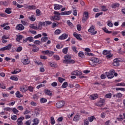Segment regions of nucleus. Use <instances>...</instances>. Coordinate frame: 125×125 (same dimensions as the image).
<instances>
[{
    "label": "nucleus",
    "instance_id": "nucleus-1",
    "mask_svg": "<svg viewBox=\"0 0 125 125\" xmlns=\"http://www.w3.org/2000/svg\"><path fill=\"white\" fill-rule=\"evenodd\" d=\"M21 62L24 65H28L30 64V60L28 57H26L21 59Z\"/></svg>",
    "mask_w": 125,
    "mask_h": 125
},
{
    "label": "nucleus",
    "instance_id": "nucleus-2",
    "mask_svg": "<svg viewBox=\"0 0 125 125\" xmlns=\"http://www.w3.org/2000/svg\"><path fill=\"white\" fill-rule=\"evenodd\" d=\"M64 105H65V102H64V101H62L57 103L56 104V106L57 108H62Z\"/></svg>",
    "mask_w": 125,
    "mask_h": 125
},
{
    "label": "nucleus",
    "instance_id": "nucleus-3",
    "mask_svg": "<svg viewBox=\"0 0 125 125\" xmlns=\"http://www.w3.org/2000/svg\"><path fill=\"white\" fill-rule=\"evenodd\" d=\"M12 45L9 44L7 46L0 49V51H4L5 50H9L11 48Z\"/></svg>",
    "mask_w": 125,
    "mask_h": 125
},
{
    "label": "nucleus",
    "instance_id": "nucleus-4",
    "mask_svg": "<svg viewBox=\"0 0 125 125\" xmlns=\"http://www.w3.org/2000/svg\"><path fill=\"white\" fill-rule=\"evenodd\" d=\"M87 18H88V12H84L82 19L83 22H85L87 20Z\"/></svg>",
    "mask_w": 125,
    "mask_h": 125
},
{
    "label": "nucleus",
    "instance_id": "nucleus-5",
    "mask_svg": "<svg viewBox=\"0 0 125 125\" xmlns=\"http://www.w3.org/2000/svg\"><path fill=\"white\" fill-rule=\"evenodd\" d=\"M88 32L89 33H91L92 35H96V34H97V31H95L94 29V26L92 25L90 28L88 29Z\"/></svg>",
    "mask_w": 125,
    "mask_h": 125
},
{
    "label": "nucleus",
    "instance_id": "nucleus-6",
    "mask_svg": "<svg viewBox=\"0 0 125 125\" xmlns=\"http://www.w3.org/2000/svg\"><path fill=\"white\" fill-rule=\"evenodd\" d=\"M16 29V30H19V31H23L25 29V27L22 24H20L17 25Z\"/></svg>",
    "mask_w": 125,
    "mask_h": 125
},
{
    "label": "nucleus",
    "instance_id": "nucleus-7",
    "mask_svg": "<svg viewBox=\"0 0 125 125\" xmlns=\"http://www.w3.org/2000/svg\"><path fill=\"white\" fill-rule=\"evenodd\" d=\"M68 38V34L66 33L62 34L59 37V40H66Z\"/></svg>",
    "mask_w": 125,
    "mask_h": 125
},
{
    "label": "nucleus",
    "instance_id": "nucleus-8",
    "mask_svg": "<svg viewBox=\"0 0 125 125\" xmlns=\"http://www.w3.org/2000/svg\"><path fill=\"white\" fill-rule=\"evenodd\" d=\"M120 61L118 59H115L113 61V66H115V67H118L120 65Z\"/></svg>",
    "mask_w": 125,
    "mask_h": 125
},
{
    "label": "nucleus",
    "instance_id": "nucleus-9",
    "mask_svg": "<svg viewBox=\"0 0 125 125\" xmlns=\"http://www.w3.org/2000/svg\"><path fill=\"white\" fill-rule=\"evenodd\" d=\"M44 92L46 95H48V96H52V93L48 89H45L44 90Z\"/></svg>",
    "mask_w": 125,
    "mask_h": 125
},
{
    "label": "nucleus",
    "instance_id": "nucleus-10",
    "mask_svg": "<svg viewBox=\"0 0 125 125\" xmlns=\"http://www.w3.org/2000/svg\"><path fill=\"white\" fill-rule=\"evenodd\" d=\"M62 7H63V6L62 5L55 4L54 9H55V10H59L60 9H61Z\"/></svg>",
    "mask_w": 125,
    "mask_h": 125
},
{
    "label": "nucleus",
    "instance_id": "nucleus-11",
    "mask_svg": "<svg viewBox=\"0 0 125 125\" xmlns=\"http://www.w3.org/2000/svg\"><path fill=\"white\" fill-rule=\"evenodd\" d=\"M82 74V71L79 70H75L72 72V75L74 76H81Z\"/></svg>",
    "mask_w": 125,
    "mask_h": 125
},
{
    "label": "nucleus",
    "instance_id": "nucleus-12",
    "mask_svg": "<svg viewBox=\"0 0 125 125\" xmlns=\"http://www.w3.org/2000/svg\"><path fill=\"white\" fill-rule=\"evenodd\" d=\"M89 98L91 99V100H95V99L98 98V95H97V94L91 95L89 97Z\"/></svg>",
    "mask_w": 125,
    "mask_h": 125
},
{
    "label": "nucleus",
    "instance_id": "nucleus-13",
    "mask_svg": "<svg viewBox=\"0 0 125 125\" xmlns=\"http://www.w3.org/2000/svg\"><path fill=\"white\" fill-rule=\"evenodd\" d=\"M32 46L33 47V48L32 49V51H33V52H38V51L40 50L39 47L38 46H36V45L32 44Z\"/></svg>",
    "mask_w": 125,
    "mask_h": 125
},
{
    "label": "nucleus",
    "instance_id": "nucleus-14",
    "mask_svg": "<svg viewBox=\"0 0 125 125\" xmlns=\"http://www.w3.org/2000/svg\"><path fill=\"white\" fill-rule=\"evenodd\" d=\"M54 14H55V15H66V11L62 12L61 13H59V12H57V11H54Z\"/></svg>",
    "mask_w": 125,
    "mask_h": 125
},
{
    "label": "nucleus",
    "instance_id": "nucleus-15",
    "mask_svg": "<svg viewBox=\"0 0 125 125\" xmlns=\"http://www.w3.org/2000/svg\"><path fill=\"white\" fill-rule=\"evenodd\" d=\"M73 36L75 37L77 40H79V41H82V38L80 37L81 35L80 34H77V33L74 32L73 33Z\"/></svg>",
    "mask_w": 125,
    "mask_h": 125
},
{
    "label": "nucleus",
    "instance_id": "nucleus-16",
    "mask_svg": "<svg viewBox=\"0 0 125 125\" xmlns=\"http://www.w3.org/2000/svg\"><path fill=\"white\" fill-rule=\"evenodd\" d=\"M106 77H107L108 79H113L114 78V74L112 73H110L109 72H106Z\"/></svg>",
    "mask_w": 125,
    "mask_h": 125
},
{
    "label": "nucleus",
    "instance_id": "nucleus-17",
    "mask_svg": "<svg viewBox=\"0 0 125 125\" xmlns=\"http://www.w3.org/2000/svg\"><path fill=\"white\" fill-rule=\"evenodd\" d=\"M24 39V36L22 35H17V38L16 39L17 42H20L21 40Z\"/></svg>",
    "mask_w": 125,
    "mask_h": 125
},
{
    "label": "nucleus",
    "instance_id": "nucleus-18",
    "mask_svg": "<svg viewBox=\"0 0 125 125\" xmlns=\"http://www.w3.org/2000/svg\"><path fill=\"white\" fill-rule=\"evenodd\" d=\"M92 60L95 63H98V64H100L101 63V61H99V59L94 58L92 59Z\"/></svg>",
    "mask_w": 125,
    "mask_h": 125
},
{
    "label": "nucleus",
    "instance_id": "nucleus-19",
    "mask_svg": "<svg viewBox=\"0 0 125 125\" xmlns=\"http://www.w3.org/2000/svg\"><path fill=\"white\" fill-rule=\"evenodd\" d=\"M46 25V23H45V21H40L39 22L38 27L39 28H42V26H45Z\"/></svg>",
    "mask_w": 125,
    "mask_h": 125
},
{
    "label": "nucleus",
    "instance_id": "nucleus-20",
    "mask_svg": "<svg viewBox=\"0 0 125 125\" xmlns=\"http://www.w3.org/2000/svg\"><path fill=\"white\" fill-rule=\"evenodd\" d=\"M16 96L18 98H21V97H23L22 95H21L19 91H17V92L16 93Z\"/></svg>",
    "mask_w": 125,
    "mask_h": 125
},
{
    "label": "nucleus",
    "instance_id": "nucleus-21",
    "mask_svg": "<svg viewBox=\"0 0 125 125\" xmlns=\"http://www.w3.org/2000/svg\"><path fill=\"white\" fill-rule=\"evenodd\" d=\"M120 6V4L119 3H114L111 5V7L112 8H117V7H119Z\"/></svg>",
    "mask_w": 125,
    "mask_h": 125
},
{
    "label": "nucleus",
    "instance_id": "nucleus-22",
    "mask_svg": "<svg viewBox=\"0 0 125 125\" xmlns=\"http://www.w3.org/2000/svg\"><path fill=\"white\" fill-rule=\"evenodd\" d=\"M21 91H22V92H26L27 90H28V88L25 87L24 86H21L20 87Z\"/></svg>",
    "mask_w": 125,
    "mask_h": 125
},
{
    "label": "nucleus",
    "instance_id": "nucleus-23",
    "mask_svg": "<svg viewBox=\"0 0 125 125\" xmlns=\"http://www.w3.org/2000/svg\"><path fill=\"white\" fill-rule=\"evenodd\" d=\"M48 41V37H42L41 38V42H47Z\"/></svg>",
    "mask_w": 125,
    "mask_h": 125
},
{
    "label": "nucleus",
    "instance_id": "nucleus-24",
    "mask_svg": "<svg viewBox=\"0 0 125 125\" xmlns=\"http://www.w3.org/2000/svg\"><path fill=\"white\" fill-rule=\"evenodd\" d=\"M124 118L123 117V115L120 114L119 116V117L116 119V120L118 121V122H122V121L124 120Z\"/></svg>",
    "mask_w": 125,
    "mask_h": 125
},
{
    "label": "nucleus",
    "instance_id": "nucleus-25",
    "mask_svg": "<svg viewBox=\"0 0 125 125\" xmlns=\"http://www.w3.org/2000/svg\"><path fill=\"white\" fill-rule=\"evenodd\" d=\"M5 12L6 13H7V14H10V13H11V12H12L11 8H6V9L5 10Z\"/></svg>",
    "mask_w": 125,
    "mask_h": 125
},
{
    "label": "nucleus",
    "instance_id": "nucleus-26",
    "mask_svg": "<svg viewBox=\"0 0 125 125\" xmlns=\"http://www.w3.org/2000/svg\"><path fill=\"white\" fill-rule=\"evenodd\" d=\"M30 28H32V29H33L34 30H39L40 29V27H38L34 25V24H32L30 25Z\"/></svg>",
    "mask_w": 125,
    "mask_h": 125
},
{
    "label": "nucleus",
    "instance_id": "nucleus-27",
    "mask_svg": "<svg viewBox=\"0 0 125 125\" xmlns=\"http://www.w3.org/2000/svg\"><path fill=\"white\" fill-rule=\"evenodd\" d=\"M54 18H55V20H57L58 21H59L60 20V15H55L54 16Z\"/></svg>",
    "mask_w": 125,
    "mask_h": 125
},
{
    "label": "nucleus",
    "instance_id": "nucleus-28",
    "mask_svg": "<svg viewBox=\"0 0 125 125\" xmlns=\"http://www.w3.org/2000/svg\"><path fill=\"white\" fill-rule=\"evenodd\" d=\"M89 64L92 67H96V63H95L92 60H90V61L89 62Z\"/></svg>",
    "mask_w": 125,
    "mask_h": 125
},
{
    "label": "nucleus",
    "instance_id": "nucleus-29",
    "mask_svg": "<svg viewBox=\"0 0 125 125\" xmlns=\"http://www.w3.org/2000/svg\"><path fill=\"white\" fill-rule=\"evenodd\" d=\"M103 30L104 31V33H106V34H112V31H109L108 29L106 28L105 27L103 28Z\"/></svg>",
    "mask_w": 125,
    "mask_h": 125
},
{
    "label": "nucleus",
    "instance_id": "nucleus-30",
    "mask_svg": "<svg viewBox=\"0 0 125 125\" xmlns=\"http://www.w3.org/2000/svg\"><path fill=\"white\" fill-rule=\"evenodd\" d=\"M24 119V117H22V116L19 118L17 121V123H22Z\"/></svg>",
    "mask_w": 125,
    "mask_h": 125
},
{
    "label": "nucleus",
    "instance_id": "nucleus-31",
    "mask_svg": "<svg viewBox=\"0 0 125 125\" xmlns=\"http://www.w3.org/2000/svg\"><path fill=\"white\" fill-rule=\"evenodd\" d=\"M68 86V83L67 82H65L63 83L62 85V88H66Z\"/></svg>",
    "mask_w": 125,
    "mask_h": 125
},
{
    "label": "nucleus",
    "instance_id": "nucleus-32",
    "mask_svg": "<svg viewBox=\"0 0 125 125\" xmlns=\"http://www.w3.org/2000/svg\"><path fill=\"white\" fill-rule=\"evenodd\" d=\"M41 103H45L47 102V100L44 98H42L40 99Z\"/></svg>",
    "mask_w": 125,
    "mask_h": 125
},
{
    "label": "nucleus",
    "instance_id": "nucleus-33",
    "mask_svg": "<svg viewBox=\"0 0 125 125\" xmlns=\"http://www.w3.org/2000/svg\"><path fill=\"white\" fill-rule=\"evenodd\" d=\"M93 120H96V119L95 118V117L94 116H91L90 117H88V121L89 122H93Z\"/></svg>",
    "mask_w": 125,
    "mask_h": 125
},
{
    "label": "nucleus",
    "instance_id": "nucleus-34",
    "mask_svg": "<svg viewBox=\"0 0 125 125\" xmlns=\"http://www.w3.org/2000/svg\"><path fill=\"white\" fill-rule=\"evenodd\" d=\"M34 43H35V44H36L37 45H40V44L42 43V42H41V41L39 40H36L34 42Z\"/></svg>",
    "mask_w": 125,
    "mask_h": 125
},
{
    "label": "nucleus",
    "instance_id": "nucleus-35",
    "mask_svg": "<svg viewBox=\"0 0 125 125\" xmlns=\"http://www.w3.org/2000/svg\"><path fill=\"white\" fill-rule=\"evenodd\" d=\"M58 80L59 82V83H62L64 81H65V79L63 78H62V77H58Z\"/></svg>",
    "mask_w": 125,
    "mask_h": 125
},
{
    "label": "nucleus",
    "instance_id": "nucleus-36",
    "mask_svg": "<svg viewBox=\"0 0 125 125\" xmlns=\"http://www.w3.org/2000/svg\"><path fill=\"white\" fill-rule=\"evenodd\" d=\"M116 97L117 98H122L123 97V94L121 93H118L116 94Z\"/></svg>",
    "mask_w": 125,
    "mask_h": 125
},
{
    "label": "nucleus",
    "instance_id": "nucleus-37",
    "mask_svg": "<svg viewBox=\"0 0 125 125\" xmlns=\"http://www.w3.org/2000/svg\"><path fill=\"white\" fill-rule=\"evenodd\" d=\"M78 56H79V57H81V58H83V57L84 56V54H83V52L80 51L78 53Z\"/></svg>",
    "mask_w": 125,
    "mask_h": 125
},
{
    "label": "nucleus",
    "instance_id": "nucleus-38",
    "mask_svg": "<svg viewBox=\"0 0 125 125\" xmlns=\"http://www.w3.org/2000/svg\"><path fill=\"white\" fill-rule=\"evenodd\" d=\"M12 110L14 114H17V113H19V111L17 110V109H16L15 107H14Z\"/></svg>",
    "mask_w": 125,
    "mask_h": 125
},
{
    "label": "nucleus",
    "instance_id": "nucleus-39",
    "mask_svg": "<svg viewBox=\"0 0 125 125\" xmlns=\"http://www.w3.org/2000/svg\"><path fill=\"white\" fill-rule=\"evenodd\" d=\"M62 52L64 54H67L68 53V47L64 48L62 49Z\"/></svg>",
    "mask_w": 125,
    "mask_h": 125
},
{
    "label": "nucleus",
    "instance_id": "nucleus-40",
    "mask_svg": "<svg viewBox=\"0 0 125 125\" xmlns=\"http://www.w3.org/2000/svg\"><path fill=\"white\" fill-rule=\"evenodd\" d=\"M63 63H64V64H70V60L69 59L63 60Z\"/></svg>",
    "mask_w": 125,
    "mask_h": 125
},
{
    "label": "nucleus",
    "instance_id": "nucleus-41",
    "mask_svg": "<svg viewBox=\"0 0 125 125\" xmlns=\"http://www.w3.org/2000/svg\"><path fill=\"white\" fill-rule=\"evenodd\" d=\"M54 34L55 35H59L60 34H61V30L60 29H57L55 30Z\"/></svg>",
    "mask_w": 125,
    "mask_h": 125
},
{
    "label": "nucleus",
    "instance_id": "nucleus-42",
    "mask_svg": "<svg viewBox=\"0 0 125 125\" xmlns=\"http://www.w3.org/2000/svg\"><path fill=\"white\" fill-rule=\"evenodd\" d=\"M27 41H29L30 42H34V39H33V37H27Z\"/></svg>",
    "mask_w": 125,
    "mask_h": 125
},
{
    "label": "nucleus",
    "instance_id": "nucleus-43",
    "mask_svg": "<svg viewBox=\"0 0 125 125\" xmlns=\"http://www.w3.org/2000/svg\"><path fill=\"white\" fill-rule=\"evenodd\" d=\"M73 121L74 122H78V121H79V116L78 115H76L74 116Z\"/></svg>",
    "mask_w": 125,
    "mask_h": 125
},
{
    "label": "nucleus",
    "instance_id": "nucleus-44",
    "mask_svg": "<svg viewBox=\"0 0 125 125\" xmlns=\"http://www.w3.org/2000/svg\"><path fill=\"white\" fill-rule=\"evenodd\" d=\"M107 26H108V27H113L114 25L113 24V23L111 22V21H107Z\"/></svg>",
    "mask_w": 125,
    "mask_h": 125
},
{
    "label": "nucleus",
    "instance_id": "nucleus-45",
    "mask_svg": "<svg viewBox=\"0 0 125 125\" xmlns=\"http://www.w3.org/2000/svg\"><path fill=\"white\" fill-rule=\"evenodd\" d=\"M53 57L55 60H60V57H59V56L57 55H54Z\"/></svg>",
    "mask_w": 125,
    "mask_h": 125
},
{
    "label": "nucleus",
    "instance_id": "nucleus-46",
    "mask_svg": "<svg viewBox=\"0 0 125 125\" xmlns=\"http://www.w3.org/2000/svg\"><path fill=\"white\" fill-rule=\"evenodd\" d=\"M10 79L12 80V81H18V78L15 77V76H12L10 77Z\"/></svg>",
    "mask_w": 125,
    "mask_h": 125
},
{
    "label": "nucleus",
    "instance_id": "nucleus-47",
    "mask_svg": "<svg viewBox=\"0 0 125 125\" xmlns=\"http://www.w3.org/2000/svg\"><path fill=\"white\" fill-rule=\"evenodd\" d=\"M105 97H106V98H111L112 94L111 93H109L108 94H106L105 96Z\"/></svg>",
    "mask_w": 125,
    "mask_h": 125
},
{
    "label": "nucleus",
    "instance_id": "nucleus-48",
    "mask_svg": "<svg viewBox=\"0 0 125 125\" xmlns=\"http://www.w3.org/2000/svg\"><path fill=\"white\" fill-rule=\"evenodd\" d=\"M85 55H86L87 56H93L94 55L92 53H88V52H85L84 53Z\"/></svg>",
    "mask_w": 125,
    "mask_h": 125
},
{
    "label": "nucleus",
    "instance_id": "nucleus-49",
    "mask_svg": "<svg viewBox=\"0 0 125 125\" xmlns=\"http://www.w3.org/2000/svg\"><path fill=\"white\" fill-rule=\"evenodd\" d=\"M51 125H54V124H55V120H54L53 117H51Z\"/></svg>",
    "mask_w": 125,
    "mask_h": 125
},
{
    "label": "nucleus",
    "instance_id": "nucleus-50",
    "mask_svg": "<svg viewBox=\"0 0 125 125\" xmlns=\"http://www.w3.org/2000/svg\"><path fill=\"white\" fill-rule=\"evenodd\" d=\"M21 70L20 69L19 70H14V71L11 72V74H18V73H20L21 72Z\"/></svg>",
    "mask_w": 125,
    "mask_h": 125
},
{
    "label": "nucleus",
    "instance_id": "nucleus-51",
    "mask_svg": "<svg viewBox=\"0 0 125 125\" xmlns=\"http://www.w3.org/2000/svg\"><path fill=\"white\" fill-rule=\"evenodd\" d=\"M11 119L13 120V121H16L17 120V116L13 115L11 117Z\"/></svg>",
    "mask_w": 125,
    "mask_h": 125
},
{
    "label": "nucleus",
    "instance_id": "nucleus-52",
    "mask_svg": "<svg viewBox=\"0 0 125 125\" xmlns=\"http://www.w3.org/2000/svg\"><path fill=\"white\" fill-rule=\"evenodd\" d=\"M42 52L45 55H48V53H49V50L42 51Z\"/></svg>",
    "mask_w": 125,
    "mask_h": 125
},
{
    "label": "nucleus",
    "instance_id": "nucleus-53",
    "mask_svg": "<svg viewBox=\"0 0 125 125\" xmlns=\"http://www.w3.org/2000/svg\"><path fill=\"white\" fill-rule=\"evenodd\" d=\"M103 14V12H100V13H97L95 15V18H97L98 17H99L100 15H102Z\"/></svg>",
    "mask_w": 125,
    "mask_h": 125
},
{
    "label": "nucleus",
    "instance_id": "nucleus-54",
    "mask_svg": "<svg viewBox=\"0 0 125 125\" xmlns=\"http://www.w3.org/2000/svg\"><path fill=\"white\" fill-rule=\"evenodd\" d=\"M77 29L78 31H82V26H81V24H78L77 25Z\"/></svg>",
    "mask_w": 125,
    "mask_h": 125
},
{
    "label": "nucleus",
    "instance_id": "nucleus-55",
    "mask_svg": "<svg viewBox=\"0 0 125 125\" xmlns=\"http://www.w3.org/2000/svg\"><path fill=\"white\" fill-rule=\"evenodd\" d=\"M96 105L97 106H98L99 107H101V106H103V104L102 103H101V102H98L97 104H96Z\"/></svg>",
    "mask_w": 125,
    "mask_h": 125
},
{
    "label": "nucleus",
    "instance_id": "nucleus-56",
    "mask_svg": "<svg viewBox=\"0 0 125 125\" xmlns=\"http://www.w3.org/2000/svg\"><path fill=\"white\" fill-rule=\"evenodd\" d=\"M36 14H37L38 16H41V10L38 9L36 11Z\"/></svg>",
    "mask_w": 125,
    "mask_h": 125
},
{
    "label": "nucleus",
    "instance_id": "nucleus-57",
    "mask_svg": "<svg viewBox=\"0 0 125 125\" xmlns=\"http://www.w3.org/2000/svg\"><path fill=\"white\" fill-rule=\"evenodd\" d=\"M125 83H118L116 84L117 86H125Z\"/></svg>",
    "mask_w": 125,
    "mask_h": 125
},
{
    "label": "nucleus",
    "instance_id": "nucleus-58",
    "mask_svg": "<svg viewBox=\"0 0 125 125\" xmlns=\"http://www.w3.org/2000/svg\"><path fill=\"white\" fill-rule=\"evenodd\" d=\"M72 49L75 52V53H78V50H77V47L76 46H73L72 47Z\"/></svg>",
    "mask_w": 125,
    "mask_h": 125
},
{
    "label": "nucleus",
    "instance_id": "nucleus-59",
    "mask_svg": "<svg viewBox=\"0 0 125 125\" xmlns=\"http://www.w3.org/2000/svg\"><path fill=\"white\" fill-rule=\"evenodd\" d=\"M103 54H104V55H107V54H109V51L106 50H104L103 52Z\"/></svg>",
    "mask_w": 125,
    "mask_h": 125
},
{
    "label": "nucleus",
    "instance_id": "nucleus-60",
    "mask_svg": "<svg viewBox=\"0 0 125 125\" xmlns=\"http://www.w3.org/2000/svg\"><path fill=\"white\" fill-rule=\"evenodd\" d=\"M4 110H5V111L10 112V111H11V108L9 107H5L4 108Z\"/></svg>",
    "mask_w": 125,
    "mask_h": 125
},
{
    "label": "nucleus",
    "instance_id": "nucleus-61",
    "mask_svg": "<svg viewBox=\"0 0 125 125\" xmlns=\"http://www.w3.org/2000/svg\"><path fill=\"white\" fill-rule=\"evenodd\" d=\"M64 59H71V57L69 55H66L64 57Z\"/></svg>",
    "mask_w": 125,
    "mask_h": 125
},
{
    "label": "nucleus",
    "instance_id": "nucleus-62",
    "mask_svg": "<svg viewBox=\"0 0 125 125\" xmlns=\"http://www.w3.org/2000/svg\"><path fill=\"white\" fill-rule=\"evenodd\" d=\"M22 47L21 46H20L19 47L17 48L16 51L17 52H20V51H21L22 50Z\"/></svg>",
    "mask_w": 125,
    "mask_h": 125
},
{
    "label": "nucleus",
    "instance_id": "nucleus-63",
    "mask_svg": "<svg viewBox=\"0 0 125 125\" xmlns=\"http://www.w3.org/2000/svg\"><path fill=\"white\" fill-rule=\"evenodd\" d=\"M116 90H121V91H125V88H116Z\"/></svg>",
    "mask_w": 125,
    "mask_h": 125
},
{
    "label": "nucleus",
    "instance_id": "nucleus-64",
    "mask_svg": "<svg viewBox=\"0 0 125 125\" xmlns=\"http://www.w3.org/2000/svg\"><path fill=\"white\" fill-rule=\"evenodd\" d=\"M67 23L68 25L70 26V27H73V23L72 22H71V21H69V20L67 21Z\"/></svg>",
    "mask_w": 125,
    "mask_h": 125
}]
</instances>
